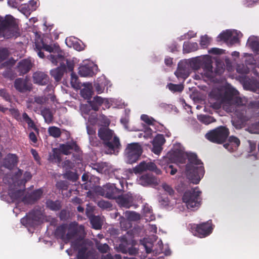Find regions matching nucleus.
I'll use <instances>...</instances> for the list:
<instances>
[{"instance_id":"obj_56","label":"nucleus","mask_w":259,"mask_h":259,"mask_svg":"<svg viewBox=\"0 0 259 259\" xmlns=\"http://www.w3.org/2000/svg\"><path fill=\"white\" fill-rule=\"evenodd\" d=\"M34 101L38 105H42L47 101V98L44 96H36L34 98Z\"/></svg>"},{"instance_id":"obj_46","label":"nucleus","mask_w":259,"mask_h":259,"mask_svg":"<svg viewBox=\"0 0 259 259\" xmlns=\"http://www.w3.org/2000/svg\"><path fill=\"white\" fill-rule=\"evenodd\" d=\"M176 75L178 77H181V78L185 79L189 76V74H188L186 73V70L184 69L181 68L180 66V64H179L178 65V69L176 72Z\"/></svg>"},{"instance_id":"obj_20","label":"nucleus","mask_w":259,"mask_h":259,"mask_svg":"<svg viewBox=\"0 0 259 259\" xmlns=\"http://www.w3.org/2000/svg\"><path fill=\"white\" fill-rule=\"evenodd\" d=\"M67 223H63L56 228L54 231V236L57 239H60L65 243L68 242L67 237Z\"/></svg>"},{"instance_id":"obj_41","label":"nucleus","mask_w":259,"mask_h":259,"mask_svg":"<svg viewBox=\"0 0 259 259\" xmlns=\"http://www.w3.org/2000/svg\"><path fill=\"white\" fill-rule=\"evenodd\" d=\"M80 94L83 98L89 100L92 98L93 91L91 89L84 88L81 90Z\"/></svg>"},{"instance_id":"obj_10","label":"nucleus","mask_w":259,"mask_h":259,"mask_svg":"<svg viewBox=\"0 0 259 259\" xmlns=\"http://www.w3.org/2000/svg\"><path fill=\"white\" fill-rule=\"evenodd\" d=\"M193 234L199 238H204L209 235L212 232L211 220L199 224H193L191 226Z\"/></svg>"},{"instance_id":"obj_24","label":"nucleus","mask_w":259,"mask_h":259,"mask_svg":"<svg viewBox=\"0 0 259 259\" xmlns=\"http://www.w3.org/2000/svg\"><path fill=\"white\" fill-rule=\"evenodd\" d=\"M95 66L92 63L81 65L79 67L78 73L81 76H93L94 75V68Z\"/></svg>"},{"instance_id":"obj_18","label":"nucleus","mask_w":259,"mask_h":259,"mask_svg":"<svg viewBox=\"0 0 259 259\" xmlns=\"http://www.w3.org/2000/svg\"><path fill=\"white\" fill-rule=\"evenodd\" d=\"M120 242L121 243L119 245V248L122 253H128L130 255H135L138 253V250L135 248L128 247L130 244L128 243V241L125 235L121 237Z\"/></svg>"},{"instance_id":"obj_39","label":"nucleus","mask_w":259,"mask_h":259,"mask_svg":"<svg viewBox=\"0 0 259 259\" xmlns=\"http://www.w3.org/2000/svg\"><path fill=\"white\" fill-rule=\"evenodd\" d=\"M124 216L130 221H137L140 219V215L135 211H126Z\"/></svg>"},{"instance_id":"obj_29","label":"nucleus","mask_w":259,"mask_h":259,"mask_svg":"<svg viewBox=\"0 0 259 259\" xmlns=\"http://www.w3.org/2000/svg\"><path fill=\"white\" fill-rule=\"evenodd\" d=\"M247 45L253 52L259 53V38L255 36L249 37L247 40Z\"/></svg>"},{"instance_id":"obj_49","label":"nucleus","mask_w":259,"mask_h":259,"mask_svg":"<svg viewBox=\"0 0 259 259\" xmlns=\"http://www.w3.org/2000/svg\"><path fill=\"white\" fill-rule=\"evenodd\" d=\"M86 246L85 244L80 240L77 239L72 242L71 246L75 250H78L82 246Z\"/></svg>"},{"instance_id":"obj_44","label":"nucleus","mask_w":259,"mask_h":259,"mask_svg":"<svg viewBox=\"0 0 259 259\" xmlns=\"http://www.w3.org/2000/svg\"><path fill=\"white\" fill-rule=\"evenodd\" d=\"M98 206L102 209H110L112 207V204L108 201L101 200L98 202Z\"/></svg>"},{"instance_id":"obj_3","label":"nucleus","mask_w":259,"mask_h":259,"mask_svg":"<svg viewBox=\"0 0 259 259\" xmlns=\"http://www.w3.org/2000/svg\"><path fill=\"white\" fill-rule=\"evenodd\" d=\"M98 137L103 141L104 147L110 154H117L121 148L118 137L114 136V132L107 127H101L98 132Z\"/></svg>"},{"instance_id":"obj_17","label":"nucleus","mask_w":259,"mask_h":259,"mask_svg":"<svg viewBox=\"0 0 259 259\" xmlns=\"http://www.w3.org/2000/svg\"><path fill=\"white\" fill-rule=\"evenodd\" d=\"M14 87L15 89L20 93H25L30 91L32 89V84L29 83L27 79L18 78L14 81Z\"/></svg>"},{"instance_id":"obj_2","label":"nucleus","mask_w":259,"mask_h":259,"mask_svg":"<svg viewBox=\"0 0 259 259\" xmlns=\"http://www.w3.org/2000/svg\"><path fill=\"white\" fill-rule=\"evenodd\" d=\"M188 159V162L186 165V176L192 183L197 184L205 173L203 164L194 153L189 155Z\"/></svg>"},{"instance_id":"obj_42","label":"nucleus","mask_w":259,"mask_h":259,"mask_svg":"<svg viewBox=\"0 0 259 259\" xmlns=\"http://www.w3.org/2000/svg\"><path fill=\"white\" fill-rule=\"evenodd\" d=\"M165 142V139L162 134H158L154 139L153 143L162 146Z\"/></svg>"},{"instance_id":"obj_53","label":"nucleus","mask_w":259,"mask_h":259,"mask_svg":"<svg viewBox=\"0 0 259 259\" xmlns=\"http://www.w3.org/2000/svg\"><path fill=\"white\" fill-rule=\"evenodd\" d=\"M141 119L148 125L154 124V119L147 115L143 114L141 117Z\"/></svg>"},{"instance_id":"obj_11","label":"nucleus","mask_w":259,"mask_h":259,"mask_svg":"<svg viewBox=\"0 0 259 259\" xmlns=\"http://www.w3.org/2000/svg\"><path fill=\"white\" fill-rule=\"evenodd\" d=\"M98 193L101 196L112 199H115L122 193L121 190L117 188L114 184L107 183L99 187Z\"/></svg>"},{"instance_id":"obj_4","label":"nucleus","mask_w":259,"mask_h":259,"mask_svg":"<svg viewBox=\"0 0 259 259\" xmlns=\"http://www.w3.org/2000/svg\"><path fill=\"white\" fill-rule=\"evenodd\" d=\"M186 161V157L183 151L175 150L167 154L159 161V164L165 170L166 173L174 175L177 169L171 164L172 163L184 164Z\"/></svg>"},{"instance_id":"obj_55","label":"nucleus","mask_w":259,"mask_h":259,"mask_svg":"<svg viewBox=\"0 0 259 259\" xmlns=\"http://www.w3.org/2000/svg\"><path fill=\"white\" fill-rule=\"evenodd\" d=\"M0 96L7 101L10 102L11 100V97L6 89L0 90Z\"/></svg>"},{"instance_id":"obj_47","label":"nucleus","mask_w":259,"mask_h":259,"mask_svg":"<svg viewBox=\"0 0 259 259\" xmlns=\"http://www.w3.org/2000/svg\"><path fill=\"white\" fill-rule=\"evenodd\" d=\"M239 41V38L238 34L236 31H231V36L229 39L228 45L232 46L233 45L237 43Z\"/></svg>"},{"instance_id":"obj_7","label":"nucleus","mask_w":259,"mask_h":259,"mask_svg":"<svg viewBox=\"0 0 259 259\" xmlns=\"http://www.w3.org/2000/svg\"><path fill=\"white\" fill-rule=\"evenodd\" d=\"M143 152L142 146L139 143L127 144L124 151V156L127 163H136Z\"/></svg>"},{"instance_id":"obj_35","label":"nucleus","mask_w":259,"mask_h":259,"mask_svg":"<svg viewBox=\"0 0 259 259\" xmlns=\"http://www.w3.org/2000/svg\"><path fill=\"white\" fill-rule=\"evenodd\" d=\"M48 133L50 136L55 138H59L62 134L60 128L55 126L49 127Z\"/></svg>"},{"instance_id":"obj_37","label":"nucleus","mask_w":259,"mask_h":259,"mask_svg":"<svg viewBox=\"0 0 259 259\" xmlns=\"http://www.w3.org/2000/svg\"><path fill=\"white\" fill-rule=\"evenodd\" d=\"M88 248L86 246H82L79 250L77 254V259H88L89 257V251L87 252Z\"/></svg>"},{"instance_id":"obj_12","label":"nucleus","mask_w":259,"mask_h":259,"mask_svg":"<svg viewBox=\"0 0 259 259\" xmlns=\"http://www.w3.org/2000/svg\"><path fill=\"white\" fill-rule=\"evenodd\" d=\"M67 228L68 242L75 237L83 238L85 235L84 226L79 225L78 223L75 221L68 224Z\"/></svg>"},{"instance_id":"obj_34","label":"nucleus","mask_w":259,"mask_h":259,"mask_svg":"<svg viewBox=\"0 0 259 259\" xmlns=\"http://www.w3.org/2000/svg\"><path fill=\"white\" fill-rule=\"evenodd\" d=\"M25 190H13L10 192L9 194L11 198L15 200H22V198L24 197Z\"/></svg>"},{"instance_id":"obj_30","label":"nucleus","mask_w":259,"mask_h":259,"mask_svg":"<svg viewBox=\"0 0 259 259\" xmlns=\"http://www.w3.org/2000/svg\"><path fill=\"white\" fill-rule=\"evenodd\" d=\"M46 206L51 210L58 211L62 207V204L59 200H48L46 202Z\"/></svg>"},{"instance_id":"obj_23","label":"nucleus","mask_w":259,"mask_h":259,"mask_svg":"<svg viewBox=\"0 0 259 259\" xmlns=\"http://www.w3.org/2000/svg\"><path fill=\"white\" fill-rule=\"evenodd\" d=\"M18 163V157L15 154H8L4 158L3 166L9 169H13Z\"/></svg>"},{"instance_id":"obj_1","label":"nucleus","mask_w":259,"mask_h":259,"mask_svg":"<svg viewBox=\"0 0 259 259\" xmlns=\"http://www.w3.org/2000/svg\"><path fill=\"white\" fill-rule=\"evenodd\" d=\"M238 92L232 87L226 88L224 91L220 89H214L209 94L210 98L216 101L212 107L219 109L223 104L239 105L242 102L240 97L238 96Z\"/></svg>"},{"instance_id":"obj_36","label":"nucleus","mask_w":259,"mask_h":259,"mask_svg":"<svg viewBox=\"0 0 259 259\" xmlns=\"http://www.w3.org/2000/svg\"><path fill=\"white\" fill-rule=\"evenodd\" d=\"M231 36V31L227 30L221 33L218 36V38L220 41H224L228 45L229 39Z\"/></svg>"},{"instance_id":"obj_60","label":"nucleus","mask_w":259,"mask_h":259,"mask_svg":"<svg viewBox=\"0 0 259 259\" xmlns=\"http://www.w3.org/2000/svg\"><path fill=\"white\" fill-rule=\"evenodd\" d=\"M37 0H31L29 2L27 7L30 11H34L36 10L37 7Z\"/></svg>"},{"instance_id":"obj_21","label":"nucleus","mask_w":259,"mask_h":259,"mask_svg":"<svg viewBox=\"0 0 259 259\" xmlns=\"http://www.w3.org/2000/svg\"><path fill=\"white\" fill-rule=\"evenodd\" d=\"M138 181L139 184L143 186L158 184L157 179L151 174H146L142 175Z\"/></svg>"},{"instance_id":"obj_16","label":"nucleus","mask_w":259,"mask_h":259,"mask_svg":"<svg viewBox=\"0 0 259 259\" xmlns=\"http://www.w3.org/2000/svg\"><path fill=\"white\" fill-rule=\"evenodd\" d=\"M116 202L122 207L128 208L134 205V197L131 192L122 195L121 194L117 196Z\"/></svg>"},{"instance_id":"obj_45","label":"nucleus","mask_w":259,"mask_h":259,"mask_svg":"<svg viewBox=\"0 0 259 259\" xmlns=\"http://www.w3.org/2000/svg\"><path fill=\"white\" fill-rule=\"evenodd\" d=\"M74 162L70 160H65L62 163V167L65 169L66 171L72 169L74 167Z\"/></svg>"},{"instance_id":"obj_57","label":"nucleus","mask_w":259,"mask_h":259,"mask_svg":"<svg viewBox=\"0 0 259 259\" xmlns=\"http://www.w3.org/2000/svg\"><path fill=\"white\" fill-rule=\"evenodd\" d=\"M56 187L60 190H66L68 188V185L66 182L61 181L57 183Z\"/></svg>"},{"instance_id":"obj_62","label":"nucleus","mask_w":259,"mask_h":259,"mask_svg":"<svg viewBox=\"0 0 259 259\" xmlns=\"http://www.w3.org/2000/svg\"><path fill=\"white\" fill-rule=\"evenodd\" d=\"M94 87L95 90L99 94L103 93L104 90V85L103 84H100L99 82H95L94 83Z\"/></svg>"},{"instance_id":"obj_14","label":"nucleus","mask_w":259,"mask_h":259,"mask_svg":"<svg viewBox=\"0 0 259 259\" xmlns=\"http://www.w3.org/2000/svg\"><path fill=\"white\" fill-rule=\"evenodd\" d=\"M147 170L154 171L157 175H159L161 173V170L158 169L156 164L152 162L147 163L145 161H142L133 169L134 172L135 174L141 173Z\"/></svg>"},{"instance_id":"obj_19","label":"nucleus","mask_w":259,"mask_h":259,"mask_svg":"<svg viewBox=\"0 0 259 259\" xmlns=\"http://www.w3.org/2000/svg\"><path fill=\"white\" fill-rule=\"evenodd\" d=\"M32 79L34 84L40 85H47L49 81V77L48 74L39 71H36L33 74Z\"/></svg>"},{"instance_id":"obj_63","label":"nucleus","mask_w":259,"mask_h":259,"mask_svg":"<svg viewBox=\"0 0 259 259\" xmlns=\"http://www.w3.org/2000/svg\"><path fill=\"white\" fill-rule=\"evenodd\" d=\"M223 51H224L223 50L221 49L213 48H211V49H210L208 51V53L209 54H214V55H220V54H222L223 53Z\"/></svg>"},{"instance_id":"obj_52","label":"nucleus","mask_w":259,"mask_h":259,"mask_svg":"<svg viewBox=\"0 0 259 259\" xmlns=\"http://www.w3.org/2000/svg\"><path fill=\"white\" fill-rule=\"evenodd\" d=\"M9 56V51L6 48L0 49V62L6 60Z\"/></svg>"},{"instance_id":"obj_15","label":"nucleus","mask_w":259,"mask_h":259,"mask_svg":"<svg viewBox=\"0 0 259 259\" xmlns=\"http://www.w3.org/2000/svg\"><path fill=\"white\" fill-rule=\"evenodd\" d=\"M44 191L39 188L34 190L31 193H27L22 198V201L25 204H32L35 203L42 196Z\"/></svg>"},{"instance_id":"obj_31","label":"nucleus","mask_w":259,"mask_h":259,"mask_svg":"<svg viewBox=\"0 0 259 259\" xmlns=\"http://www.w3.org/2000/svg\"><path fill=\"white\" fill-rule=\"evenodd\" d=\"M22 118L24 121L27 123L29 128L33 129L37 134H39V129L36 127L34 121L29 117L26 112L23 113Z\"/></svg>"},{"instance_id":"obj_25","label":"nucleus","mask_w":259,"mask_h":259,"mask_svg":"<svg viewBox=\"0 0 259 259\" xmlns=\"http://www.w3.org/2000/svg\"><path fill=\"white\" fill-rule=\"evenodd\" d=\"M63 154L68 155L70 154V150H74L77 152L79 150V146L75 142L69 144H62L60 145V149H59Z\"/></svg>"},{"instance_id":"obj_22","label":"nucleus","mask_w":259,"mask_h":259,"mask_svg":"<svg viewBox=\"0 0 259 259\" xmlns=\"http://www.w3.org/2000/svg\"><path fill=\"white\" fill-rule=\"evenodd\" d=\"M32 67V63L29 59H23L17 65V71L20 75L28 73Z\"/></svg>"},{"instance_id":"obj_27","label":"nucleus","mask_w":259,"mask_h":259,"mask_svg":"<svg viewBox=\"0 0 259 259\" xmlns=\"http://www.w3.org/2000/svg\"><path fill=\"white\" fill-rule=\"evenodd\" d=\"M48 160L53 163L60 164L62 158L60 150L57 148H53L52 153L49 155Z\"/></svg>"},{"instance_id":"obj_59","label":"nucleus","mask_w":259,"mask_h":259,"mask_svg":"<svg viewBox=\"0 0 259 259\" xmlns=\"http://www.w3.org/2000/svg\"><path fill=\"white\" fill-rule=\"evenodd\" d=\"M162 187L164 190L165 191L168 193L169 195H172L174 194V190H173V189L171 188V187H170L167 184H162Z\"/></svg>"},{"instance_id":"obj_38","label":"nucleus","mask_w":259,"mask_h":259,"mask_svg":"<svg viewBox=\"0 0 259 259\" xmlns=\"http://www.w3.org/2000/svg\"><path fill=\"white\" fill-rule=\"evenodd\" d=\"M198 120L205 124H208L215 121L213 117L206 115H200L198 117Z\"/></svg>"},{"instance_id":"obj_64","label":"nucleus","mask_w":259,"mask_h":259,"mask_svg":"<svg viewBox=\"0 0 259 259\" xmlns=\"http://www.w3.org/2000/svg\"><path fill=\"white\" fill-rule=\"evenodd\" d=\"M89 103L90 106L91 107L92 110H94L95 111H97L99 110V107L100 106H99L95 101L92 100V101H89Z\"/></svg>"},{"instance_id":"obj_32","label":"nucleus","mask_w":259,"mask_h":259,"mask_svg":"<svg viewBox=\"0 0 259 259\" xmlns=\"http://www.w3.org/2000/svg\"><path fill=\"white\" fill-rule=\"evenodd\" d=\"M41 114L44 117L45 121L48 123H50L53 119V115L51 110L49 108H45L41 111Z\"/></svg>"},{"instance_id":"obj_54","label":"nucleus","mask_w":259,"mask_h":259,"mask_svg":"<svg viewBox=\"0 0 259 259\" xmlns=\"http://www.w3.org/2000/svg\"><path fill=\"white\" fill-rule=\"evenodd\" d=\"M197 46V44L196 42L190 43L188 42H184L183 45V50L186 53H189L191 51V48L192 47H195Z\"/></svg>"},{"instance_id":"obj_43","label":"nucleus","mask_w":259,"mask_h":259,"mask_svg":"<svg viewBox=\"0 0 259 259\" xmlns=\"http://www.w3.org/2000/svg\"><path fill=\"white\" fill-rule=\"evenodd\" d=\"M168 89L173 92H181L183 90V87L181 84H176L170 83L167 85Z\"/></svg>"},{"instance_id":"obj_8","label":"nucleus","mask_w":259,"mask_h":259,"mask_svg":"<svg viewBox=\"0 0 259 259\" xmlns=\"http://www.w3.org/2000/svg\"><path fill=\"white\" fill-rule=\"evenodd\" d=\"M44 219L43 212L40 208H34L21 219V223L26 227H34L39 225Z\"/></svg>"},{"instance_id":"obj_9","label":"nucleus","mask_w":259,"mask_h":259,"mask_svg":"<svg viewBox=\"0 0 259 259\" xmlns=\"http://www.w3.org/2000/svg\"><path fill=\"white\" fill-rule=\"evenodd\" d=\"M229 129L226 126H220L205 135L206 138L211 142L222 144L229 135Z\"/></svg>"},{"instance_id":"obj_28","label":"nucleus","mask_w":259,"mask_h":259,"mask_svg":"<svg viewBox=\"0 0 259 259\" xmlns=\"http://www.w3.org/2000/svg\"><path fill=\"white\" fill-rule=\"evenodd\" d=\"M212 62L211 60H207L203 63L202 67L204 70V74L207 77H212L213 75Z\"/></svg>"},{"instance_id":"obj_5","label":"nucleus","mask_w":259,"mask_h":259,"mask_svg":"<svg viewBox=\"0 0 259 259\" xmlns=\"http://www.w3.org/2000/svg\"><path fill=\"white\" fill-rule=\"evenodd\" d=\"M18 26L15 19L10 15L0 16V38H10L19 35Z\"/></svg>"},{"instance_id":"obj_50","label":"nucleus","mask_w":259,"mask_h":259,"mask_svg":"<svg viewBox=\"0 0 259 259\" xmlns=\"http://www.w3.org/2000/svg\"><path fill=\"white\" fill-rule=\"evenodd\" d=\"M59 217L61 221H66L69 218V212L67 209H62L59 213Z\"/></svg>"},{"instance_id":"obj_6","label":"nucleus","mask_w":259,"mask_h":259,"mask_svg":"<svg viewBox=\"0 0 259 259\" xmlns=\"http://www.w3.org/2000/svg\"><path fill=\"white\" fill-rule=\"evenodd\" d=\"M202 192L198 187L186 190L182 197L183 202L188 209H197L201 204L202 198L200 197Z\"/></svg>"},{"instance_id":"obj_58","label":"nucleus","mask_w":259,"mask_h":259,"mask_svg":"<svg viewBox=\"0 0 259 259\" xmlns=\"http://www.w3.org/2000/svg\"><path fill=\"white\" fill-rule=\"evenodd\" d=\"M229 142L230 143L234 144L236 147H238L240 144L239 139L233 136H230L229 138Z\"/></svg>"},{"instance_id":"obj_26","label":"nucleus","mask_w":259,"mask_h":259,"mask_svg":"<svg viewBox=\"0 0 259 259\" xmlns=\"http://www.w3.org/2000/svg\"><path fill=\"white\" fill-rule=\"evenodd\" d=\"M66 71V67L63 64L61 65L60 67H58L55 69L51 70L50 74L51 76L55 79L57 82H59L65 72Z\"/></svg>"},{"instance_id":"obj_13","label":"nucleus","mask_w":259,"mask_h":259,"mask_svg":"<svg viewBox=\"0 0 259 259\" xmlns=\"http://www.w3.org/2000/svg\"><path fill=\"white\" fill-rule=\"evenodd\" d=\"M35 50L37 52L38 56L41 58L45 57L44 53L42 52V50H45L49 53H52L58 52L60 50L59 46L57 44H54L53 45H47L43 40L40 42L35 43Z\"/></svg>"},{"instance_id":"obj_40","label":"nucleus","mask_w":259,"mask_h":259,"mask_svg":"<svg viewBox=\"0 0 259 259\" xmlns=\"http://www.w3.org/2000/svg\"><path fill=\"white\" fill-rule=\"evenodd\" d=\"M64 178L69 180L72 181L73 182L76 181L78 179L77 175L73 171H71L70 170H67L63 174Z\"/></svg>"},{"instance_id":"obj_33","label":"nucleus","mask_w":259,"mask_h":259,"mask_svg":"<svg viewBox=\"0 0 259 259\" xmlns=\"http://www.w3.org/2000/svg\"><path fill=\"white\" fill-rule=\"evenodd\" d=\"M90 223L94 229L99 230L102 228V224L99 216L93 215L92 217L90 218Z\"/></svg>"},{"instance_id":"obj_48","label":"nucleus","mask_w":259,"mask_h":259,"mask_svg":"<svg viewBox=\"0 0 259 259\" xmlns=\"http://www.w3.org/2000/svg\"><path fill=\"white\" fill-rule=\"evenodd\" d=\"M97 248L100 252L102 253H107L110 250V247L107 243L99 244L97 245Z\"/></svg>"},{"instance_id":"obj_51","label":"nucleus","mask_w":259,"mask_h":259,"mask_svg":"<svg viewBox=\"0 0 259 259\" xmlns=\"http://www.w3.org/2000/svg\"><path fill=\"white\" fill-rule=\"evenodd\" d=\"M209 42V38L206 35L201 36L200 44L202 48H206Z\"/></svg>"},{"instance_id":"obj_61","label":"nucleus","mask_w":259,"mask_h":259,"mask_svg":"<svg viewBox=\"0 0 259 259\" xmlns=\"http://www.w3.org/2000/svg\"><path fill=\"white\" fill-rule=\"evenodd\" d=\"M162 150V146L155 145L153 143L152 151L156 155H159Z\"/></svg>"}]
</instances>
